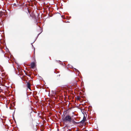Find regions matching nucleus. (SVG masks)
Wrapping results in <instances>:
<instances>
[{
  "mask_svg": "<svg viewBox=\"0 0 131 131\" xmlns=\"http://www.w3.org/2000/svg\"><path fill=\"white\" fill-rule=\"evenodd\" d=\"M72 117L73 116H71L68 115H64L63 117L62 115V120L64 122L70 123L73 118Z\"/></svg>",
  "mask_w": 131,
  "mask_h": 131,
  "instance_id": "obj_1",
  "label": "nucleus"
},
{
  "mask_svg": "<svg viewBox=\"0 0 131 131\" xmlns=\"http://www.w3.org/2000/svg\"><path fill=\"white\" fill-rule=\"evenodd\" d=\"M86 120V117H85V116L84 115L83 119L80 122V123L83 124L85 122Z\"/></svg>",
  "mask_w": 131,
  "mask_h": 131,
  "instance_id": "obj_2",
  "label": "nucleus"
},
{
  "mask_svg": "<svg viewBox=\"0 0 131 131\" xmlns=\"http://www.w3.org/2000/svg\"><path fill=\"white\" fill-rule=\"evenodd\" d=\"M71 122H72L73 124H79V123H80V122H77L75 121L73 118H72V121H71Z\"/></svg>",
  "mask_w": 131,
  "mask_h": 131,
  "instance_id": "obj_3",
  "label": "nucleus"
},
{
  "mask_svg": "<svg viewBox=\"0 0 131 131\" xmlns=\"http://www.w3.org/2000/svg\"><path fill=\"white\" fill-rule=\"evenodd\" d=\"M26 85L29 89L31 90V85L29 82H27Z\"/></svg>",
  "mask_w": 131,
  "mask_h": 131,
  "instance_id": "obj_4",
  "label": "nucleus"
},
{
  "mask_svg": "<svg viewBox=\"0 0 131 131\" xmlns=\"http://www.w3.org/2000/svg\"><path fill=\"white\" fill-rule=\"evenodd\" d=\"M35 66V64L34 62H32L31 64V67L32 69L34 68Z\"/></svg>",
  "mask_w": 131,
  "mask_h": 131,
  "instance_id": "obj_5",
  "label": "nucleus"
},
{
  "mask_svg": "<svg viewBox=\"0 0 131 131\" xmlns=\"http://www.w3.org/2000/svg\"><path fill=\"white\" fill-rule=\"evenodd\" d=\"M4 14V12L0 11V17H2Z\"/></svg>",
  "mask_w": 131,
  "mask_h": 131,
  "instance_id": "obj_6",
  "label": "nucleus"
},
{
  "mask_svg": "<svg viewBox=\"0 0 131 131\" xmlns=\"http://www.w3.org/2000/svg\"><path fill=\"white\" fill-rule=\"evenodd\" d=\"M80 99V97H79V96L77 97V100H79Z\"/></svg>",
  "mask_w": 131,
  "mask_h": 131,
  "instance_id": "obj_7",
  "label": "nucleus"
},
{
  "mask_svg": "<svg viewBox=\"0 0 131 131\" xmlns=\"http://www.w3.org/2000/svg\"><path fill=\"white\" fill-rule=\"evenodd\" d=\"M30 119L31 120L32 119V118H31V115H30Z\"/></svg>",
  "mask_w": 131,
  "mask_h": 131,
  "instance_id": "obj_8",
  "label": "nucleus"
},
{
  "mask_svg": "<svg viewBox=\"0 0 131 131\" xmlns=\"http://www.w3.org/2000/svg\"><path fill=\"white\" fill-rule=\"evenodd\" d=\"M28 13H30V12H29V10L28 9Z\"/></svg>",
  "mask_w": 131,
  "mask_h": 131,
  "instance_id": "obj_9",
  "label": "nucleus"
},
{
  "mask_svg": "<svg viewBox=\"0 0 131 131\" xmlns=\"http://www.w3.org/2000/svg\"><path fill=\"white\" fill-rule=\"evenodd\" d=\"M14 5H15V6H16V4H15L14 3Z\"/></svg>",
  "mask_w": 131,
  "mask_h": 131,
  "instance_id": "obj_10",
  "label": "nucleus"
},
{
  "mask_svg": "<svg viewBox=\"0 0 131 131\" xmlns=\"http://www.w3.org/2000/svg\"><path fill=\"white\" fill-rule=\"evenodd\" d=\"M31 107H30V106L29 108H31Z\"/></svg>",
  "mask_w": 131,
  "mask_h": 131,
  "instance_id": "obj_11",
  "label": "nucleus"
},
{
  "mask_svg": "<svg viewBox=\"0 0 131 131\" xmlns=\"http://www.w3.org/2000/svg\"><path fill=\"white\" fill-rule=\"evenodd\" d=\"M60 74H59V75H57V76H60Z\"/></svg>",
  "mask_w": 131,
  "mask_h": 131,
  "instance_id": "obj_12",
  "label": "nucleus"
},
{
  "mask_svg": "<svg viewBox=\"0 0 131 131\" xmlns=\"http://www.w3.org/2000/svg\"><path fill=\"white\" fill-rule=\"evenodd\" d=\"M26 75H28V76H29V75H28V74H26Z\"/></svg>",
  "mask_w": 131,
  "mask_h": 131,
  "instance_id": "obj_13",
  "label": "nucleus"
},
{
  "mask_svg": "<svg viewBox=\"0 0 131 131\" xmlns=\"http://www.w3.org/2000/svg\"><path fill=\"white\" fill-rule=\"evenodd\" d=\"M84 131H88V130H85Z\"/></svg>",
  "mask_w": 131,
  "mask_h": 131,
  "instance_id": "obj_14",
  "label": "nucleus"
}]
</instances>
